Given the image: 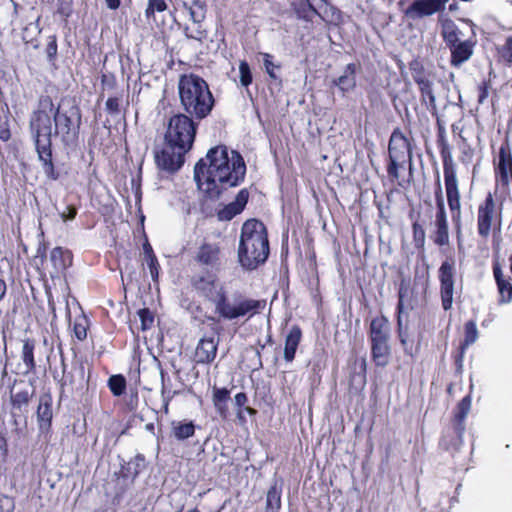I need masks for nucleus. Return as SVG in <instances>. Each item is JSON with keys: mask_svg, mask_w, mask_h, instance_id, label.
<instances>
[{"mask_svg": "<svg viewBox=\"0 0 512 512\" xmlns=\"http://www.w3.org/2000/svg\"><path fill=\"white\" fill-rule=\"evenodd\" d=\"M436 145L442 161L447 205L454 227L457 233L460 234L462 228V203L458 167L453 157V148L448 141L446 129L439 118H437Z\"/></svg>", "mask_w": 512, "mask_h": 512, "instance_id": "4", "label": "nucleus"}, {"mask_svg": "<svg viewBox=\"0 0 512 512\" xmlns=\"http://www.w3.org/2000/svg\"><path fill=\"white\" fill-rule=\"evenodd\" d=\"M8 456V443L4 435H0V459L5 461Z\"/></svg>", "mask_w": 512, "mask_h": 512, "instance_id": "59", "label": "nucleus"}, {"mask_svg": "<svg viewBox=\"0 0 512 512\" xmlns=\"http://www.w3.org/2000/svg\"><path fill=\"white\" fill-rule=\"evenodd\" d=\"M45 53L47 60L51 65H55L58 58V39L55 34L47 37V43L45 47Z\"/></svg>", "mask_w": 512, "mask_h": 512, "instance_id": "39", "label": "nucleus"}, {"mask_svg": "<svg viewBox=\"0 0 512 512\" xmlns=\"http://www.w3.org/2000/svg\"><path fill=\"white\" fill-rule=\"evenodd\" d=\"M162 396H163L162 410H163V412L165 414H168L169 413V405H170V401L172 399V396L166 395V392H165L164 388L162 389Z\"/></svg>", "mask_w": 512, "mask_h": 512, "instance_id": "62", "label": "nucleus"}, {"mask_svg": "<svg viewBox=\"0 0 512 512\" xmlns=\"http://www.w3.org/2000/svg\"><path fill=\"white\" fill-rule=\"evenodd\" d=\"M196 425L192 420L171 422V435L178 441L187 440L195 435Z\"/></svg>", "mask_w": 512, "mask_h": 512, "instance_id": "28", "label": "nucleus"}, {"mask_svg": "<svg viewBox=\"0 0 512 512\" xmlns=\"http://www.w3.org/2000/svg\"><path fill=\"white\" fill-rule=\"evenodd\" d=\"M122 96L109 97L106 100V110L111 115H118L120 113V101Z\"/></svg>", "mask_w": 512, "mask_h": 512, "instance_id": "50", "label": "nucleus"}, {"mask_svg": "<svg viewBox=\"0 0 512 512\" xmlns=\"http://www.w3.org/2000/svg\"><path fill=\"white\" fill-rule=\"evenodd\" d=\"M143 252L145 255V259L150 258L152 256H156V254L154 253V250L146 236H145V242L143 243Z\"/></svg>", "mask_w": 512, "mask_h": 512, "instance_id": "61", "label": "nucleus"}, {"mask_svg": "<svg viewBox=\"0 0 512 512\" xmlns=\"http://www.w3.org/2000/svg\"><path fill=\"white\" fill-rule=\"evenodd\" d=\"M52 402L53 399L50 393H43L39 398L36 416L41 432L47 433L51 430L53 420Z\"/></svg>", "mask_w": 512, "mask_h": 512, "instance_id": "23", "label": "nucleus"}, {"mask_svg": "<svg viewBox=\"0 0 512 512\" xmlns=\"http://www.w3.org/2000/svg\"><path fill=\"white\" fill-rule=\"evenodd\" d=\"M456 261L453 255L447 256L438 269L440 283V298L444 311H449L453 305Z\"/></svg>", "mask_w": 512, "mask_h": 512, "instance_id": "16", "label": "nucleus"}, {"mask_svg": "<svg viewBox=\"0 0 512 512\" xmlns=\"http://www.w3.org/2000/svg\"><path fill=\"white\" fill-rule=\"evenodd\" d=\"M249 399L245 392H239L234 396V404L236 407V415L240 422H246L244 416V407L247 405Z\"/></svg>", "mask_w": 512, "mask_h": 512, "instance_id": "41", "label": "nucleus"}, {"mask_svg": "<svg viewBox=\"0 0 512 512\" xmlns=\"http://www.w3.org/2000/svg\"><path fill=\"white\" fill-rule=\"evenodd\" d=\"M412 238L415 248L423 252L426 243V233L423 225L418 220L412 223Z\"/></svg>", "mask_w": 512, "mask_h": 512, "instance_id": "37", "label": "nucleus"}, {"mask_svg": "<svg viewBox=\"0 0 512 512\" xmlns=\"http://www.w3.org/2000/svg\"><path fill=\"white\" fill-rule=\"evenodd\" d=\"M215 410L222 419H227L229 416L228 402H213Z\"/></svg>", "mask_w": 512, "mask_h": 512, "instance_id": "56", "label": "nucleus"}, {"mask_svg": "<svg viewBox=\"0 0 512 512\" xmlns=\"http://www.w3.org/2000/svg\"><path fill=\"white\" fill-rule=\"evenodd\" d=\"M145 260L147 262V266L149 268L153 282L157 283L159 280V273L161 269L157 256H152Z\"/></svg>", "mask_w": 512, "mask_h": 512, "instance_id": "48", "label": "nucleus"}, {"mask_svg": "<svg viewBox=\"0 0 512 512\" xmlns=\"http://www.w3.org/2000/svg\"><path fill=\"white\" fill-rule=\"evenodd\" d=\"M246 163L240 152L217 145L208 150L194 166V179L206 199L216 201L230 188L242 184Z\"/></svg>", "mask_w": 512, "mask_h": 512, "instance_id": "1", "label": "nucleus"}, {"mask_svg": "<svg viewBox=\"0 0 512 512\" xmlns=\"http://www.w3.org/2000/svg\"><path fill=\"white\" fill-rule=\"evenodd\" d=\"M14 382H16V380ZM13 387L14 385L10 387V403L12 406V411L22 412L23 409L26 408L30 403L34 395V391L29 392L28 390H21L14 393Z\"/></svg>", "mask_w": 512, "mask_h": 512, "instance_id": "31", "label": "nucleus"}, {"mask_svg": "<svg viewBox=\"0 0 512 512\" xmlns=\"http://www.w3.org/2000/svg\"><path fill=\"white\" fill-rule=\"evenodd\" d=\"M371 358L376 366L385 367L391 356L390 325L388 318L381 314L372 318L368 328Z\"/></svg>", "mask_w": 512, "mask_h": 512, "instance_id": "8", "label": "nucleus"}, {"mask_svg": "<svg viewBox=\"0 0 512 512\" xmlns=\"http://www.w3.org/2000/svg\"><path fill=\"white\" fill-rule=\"evenodd\" d=\"M471 402V396L466 395L457 404L452 420L454 435H446L440 441V446L445 450H449L451 446L454 449H458L462 444V437L465 431V419L471 409Z\"/></svg>", "mask_w": 512, "mask_h": 512, "instance_id": "17", "label": "nucleus"}, {"mask_svg": "<svg viewBox=\"0 0 512 512\" xmlns=\"http://www.w3.org/2000/svg\"><path fill=\"white\" fill-rule=\"evenodd\" d=\"M0 5H2L7 12H11V22L18 17L19 4L17 2L14 0H0Z\"/></svg>", "mask_w": 512, "mask_h": 512, "instance_id": "52", "label": "nucleus"}, {"mask_svg": "<svg viewBox=\"0 0 512 512\" xmlns=\"http://www.w3.org/2000/svg\"><path fill=\"white\" fill-rule=\"evenodd\" d=\"M54 134L65 148H75L79 144L82 126L81 108L74 104L68 109L55 105L53 116Z\"/></svg>", "mask_w": 512, "mask_h": 512, "instance_id": "7", "label": "nucleus"}, {"mask_svg": "<svg viewBox=\"0 0 512 512\" xmlns=\"http://www.w3.org/2000/svg\"><path fill=\"white\" fill-rule=\"evenodd\" d=\"M269 239L265 224L256 218L246 220L241 228L238 260L247 270H254L269 257Z\"/></svg>", "mask_w": 512, "mask_h": 512, "instance_id": "5", "label": "nucleus"}, {"mask_svg": "<svg viewBox=\"0 0 512 512\" xmlns=\"http://www.w3.org/2000/svg\"><path fill=\"white\" fill-rule=\"evenodd\" d=\"M478 338V329L474 320H469L464 324V339L460 344L463 353Z\"/></svg>", "mask_w": 512, "mask_h": 512, "instance_id": "33", "label": "nucleus"}, {"mask_svg": "<svg viewBox=\"0 0 512 512\" xmlns=\"http://www.w3.org/2000/svg\"><path fill=\"white\" fill-rule=\"evenodd\" d=\"M90 319L84 314L81 313L77 316H75L73 325H72V331L74 337L78 341H84L87 338V333L90 328Z\"/></svg>", "mask_w": 512, "mask_h": 512, "instance_id": "32", "label": "nucleus"}, {"mask_svg": "<svg viewBox=\"0 0 512 512\" xmlns=\"http://www.w3.org/2000/svg\"><path fill=\"white\" fill-rule=\"evenodd\" d=\"M49 259L52 265V269L49 271L51 279L60 278L73 264L72 252L61 246L54 247L50 251Z\"/></svg>", "mask_w": 512, "mask_h": 512, "instance_id": "21", "label": "nucleus"}, {"mask_svg": "<svg viewBox=\"0 0 512 512\" xmlns=\"http://www.w3.org/2000/svg\"><path fill=\"white\" fill-rule=\"evenodd\" d=\"M215 308V314H207L201 305L196 306V312L202 315L200 322L206 324L211 333L221 336L224 333L222 321H232L247 317L250 319L261 313L266 307V300L253 299L242 292L229 295L225 286L219 287V293L211 302Z\"/></svg>", "mask_w": 512, "mask_h": 512, "instance_id": "2", "label": "nucleus"}, {"mask_svg": "<svg viewBox=\"0 0 512 512\" xmlns=\"http://www.w3.org/2000/svg\"><path fill=\"white\" fill-rule=\"evenodd\" d=\"M295 12L300 19L305 21H311L312 15L320 16V13L311 0L301 3L297 8H295Z\"/></svg>", "mask_w": 512, "mask_h": 512, "instance_id": "38", "label": "nucleus"}, {"mask_svg": "<svg viewBox=\"0 0 512 512\" xmlns=\"http://www.w3.org/2000/svg\"><path fill=\"white\" fill-rule=\"evenodd\" d=\"M230 400V390L226 387L213 388L212 402H228Z\"/></svg>", "mask_w": 512, "mask_h": 512, "instance_id": "51", "label": "nucleus"}, {"mask_svg": "<svg viewBox=\"0 0 512 512\" xmlns=\"http://www.w3.org/2000/svg\"><path fill=\"white\" fill-rule=\"evenodd\" d=\"M281 508V488L277 484H273L267 491L266 510L275 512Z\"/></svg>", "mask_w": 512, "mask_h": 512, "instance_id": "34", "label": "nucleus"}, {"mask_svg": "<svg viewBox=\"0 0 512 512\" xmlns=\"http://www.w3.org/2000/svg\"><path fill=\"white\" fill-rule=\"evenodd\" d=\"M435 202L436 212L434 220V229L430 234V239L437 247L448 246L450 243L448 217L445 208L444 198L442 194V187L440 177L437 173L436 189H435Z\"/></svg>", "mask_w": 512, "mask_h": 512, "instance_id": "13", "label": "nucleus"}, {"mask_svg": "<svg viewBox=\"0 0 512 512\" xmlns=\"http://www.w3.org/2000/svg\"><path fill=\"white\" fill-rule=\"evenodd\" d=\"M184 7L189 11L190 19L194 23H201L205 18L206 4L201 0H192V5L184 3Z\"/></svg>", "mask_w": 512, "mask_h": 512, "instance_id": "36", "label": "nucleus"}, {"mask_svg": "<svg viewBox=\"0 0 512 512\" xmlns=\"http://www.w3.org/2000/svg\"><path fill=\"white\" fill-rule=\"evenodd\" d=\"M301 339V328L298 325L292 326L285 339L284 359L286 362H292L295 359L296 351Z\"/></svg>", "mask_w": 512, "mask_h": 512, "instance_id": "27", "label": "nucleus"}, {"mask_svg": "<svg viewBox=\"0 0 512 512\" xmlns=\"http://www.w3.org/2000/svg\"><path fill=\"white\" fill-rule=\"evenodd\" d=\"M249 196L250 193L247 188L239 190L232 202L223 205V207L217 211L218 220L230 221L241 214L249 201Z\"/></svg>", "mask_w": 512, "mask_h": 512, "instance_id": "22", "label": "nucleus"}, {"mask_svg": "<svg viewBox=\"0 0 512 512\" xmlns=\"http://www.w3.org/2000/svg\"><path fill=\"white\" fill-rule=\"evenodd\" d=\"M503 222V203H497L493 194L488 192L477 208V233L482 239L491 234L501 233Z\"/></svg>", "mask_w": 512, "mask_h": 512, "instance_id": "10", "label": "nucleus"}, {"mask_svg": "<svg viewBox=\"0 0 512 512\" xmlns=\"http://www.w3.org/2000/svg\"><path fill=\"white\" fill-rule=\"evenodd\" d=\"M474 44L470 41H463L451 47V65L454 67L460 66L467 61L473 54Z\"/></svg>", "mask_w": 512, "mask_h": 512, "instance_id": "29", "label": "nucleus"}, {"mask_svg": "<svg viewBox=\"0 0 512 512\" xmlns=\"http://www.w3.org/2000/svg\"><path fill=\"white\" fill-rule=\"evenodd\" d=\"M196 131L197 123L193 118L187 114L178 113L169 119L164 141L189 152L193 147Z\"/></svg>", "mask_w": 512, "mask_h": 512, "instance_id": "11", "label": "nucleus"}, {"mask_svg": "<svg viewBox=\"0 0 512 512\" xmlns=\"http://www.w3.org/2000/svg\"><path fill=\"white\" fill-rule=\"evenodd\" d=\"M444 39H445L446 44L449 46L450 49H451V47H454L455 45H457L458 43L461 42L458 39V35H457L456 31L448 32L447 34L444 35Z\"/></svg>", "mask_w": 512, "mask_h": 512, "instance_id": "58", "label": "nucleus"}, {"mask_svg": "<svg viewBox=\"0 0 512 512\" xmlns=\"http://www.w3.org/2000/svg\"><path fill=\"white\" fill-rule=\"evenodd\" d=\"M499 60L505 65L512 66V36L506 38L504 44L498 49Z\"/></svg>", "mask_w": 512, "mask_h": 512, "instance_id": "40", "label": "nucleus"}, {"mask_svg": "<svg viewBox=\"0 0 512 512\" xmlns=\"http://www.w3.org/2000/svg\"><path fill=\"white\" fill-rule=\"evenodd\" d=\"M11 130L8 116L0 115V140L7 142L11 139Z\"/></svg>", "mask_w": 512, "mask_h": 512, "instance_id": "49", "label": "nucleus"}, {"mask_svg": "<svg viewBox=\"0 0 512 512\" xmlns=\"http://www.w3.org/2000/svg\"><path fill=\"white\" fill-rule=\"evenodd\" d=\"M146 468V459L143 454H137L128 461L120 465V469L115 472L117 480L121 484L123 491L134 485L136 478Z\"/></svg>", "mask_w": 512, "mask_h": 512, "instance_id": "19", "label": "nucleus"}, {"mask_svg": "<svg viewBox=\"0 0 512 512\" xmlns=\"http://www.w3.org/2000/svg\"><path fill=\"white\" fill-rule=\"evenodd\" d=\"M73 13V0H57L56 14L67 22Z\"/></svg>", "mask_w": 512, "mask_h": 512, "instance_id": "43", "label": "nucleus"}, {"mask_svg": "<svg viewBox=\"0 0 512 512\" xmlns=\"http://www.w3.org/2000/svg\"><path fill=\"white\" fill-rule=\"evenodd\" d=\"M187 153L185 149H178L164 141V146L155 152V163L160 170L174 174L184 165Z\"/></svg>", "mask_w": 512, "mask_h": 512, "instance_id": "18", "label": "nucleus"}, {"mask_svg": "<svg viewBox=\"0 0 512 512\" xmlns=\"http://www.w3.org/2000/svg\"><path fill=\"white\" fill-rule=\"evenodd\" d=\"M239 74H240V84L243 87H248L252 84L253 77L250 66L246 60H242L239 63Z\"/></svg>", "mask_w": 512, "mask_h": 512, "instance_id": "45", "label": "nucleus"}, {"mask_svg": "<svg viewBox=\"0 0 512 512\" xmlns=\"http://www.w3.org/2000/svg\"><path fill=\"white\" fill-rule=\"evenodd\" d=\"M55 103L48 94L39 96L36 108L29 117V133L33 141L38 159L47 179L57 181L60 172L56 169L53 159V116Z\"/></svg>", "mask_w": 512, "mask_h": 512, "instance_id": "3", "label": "nucleus"}, {"mask_svg": "<svg viewBox=\"0 0 512 512\" xmlns=\"http://www.w3.org/2000/svg\"><path fill=\"white\" fill-rule=\"evenodd\" d=\"M217 351L218 341L213 337H203L196 346L194 361L197 364H211L217 356Z\"/></svg>", "mask_w": 512, "mask_h": 512, "instance_id": "24", "label": "nucleus"}, {"mask_svg": "<svg viewBox=\"0 0 512 512\" xmlns=\"http://www.w3.org/2000/svg\"><path fill=\"white\" fill-rule=\"evenodd\" d=\"M36 340L33 338H25L22 340L21 359L25 366L24 375L36 372L35 360Z\"/></svg>", "mask_w": 512, "mask_h": 512, "instance_id": "26", "label": "nucleus"}, {"mask_svg": "<svg viewBox=\"0 0 512 512\" xmlns=\"http://www.w3.org/2000/svg\"><path fill=\"white\" fill-rule=\"evenodd\" d=\"M409 69L420 91L421 103L426 106L432 115H437L436 98L433 92V82L430 78V74L426 72L422 63L417 60L410 62Z\"/></svg>", "mask_w": 512, "mask_h": 512, "instance_id": "15", "label": "nucleus"}, {"mask_svg": "<svg viewBox=\"0 0 512 512\" xmlns=\"http://www.w3.org/2000/svg\"><path fill=\"white\" fill-rule=\"evenodd\" d=\"M271 59H272V56L270 54H268V53L264 54L263 62H264L265 70L271 79H276L277 77H276V74L274 73V69L279 68V66H275Z\"/></svg>", "mask_w": 512, "mask_h": 512, "instance_id": "54", "label": "nucleus"}, {"mask_svg": "<svg viewBox=\"0 0 512 512\" xmlns=\"http://www.w3.org/2000/svg\"><path fill=\"white\" fill-rule=\"evenodd\" d=\"M220 271L213 270H200L192 273L188 278V283L191 290L200 298L209 302L219 293V287L224 286L220 283Z\"/></svg>", "mask_w": 512, "mask_h": 512, "instance_id": "14", "label": "nucleus"}, {"mask_svg": "<svg viewBox=\"0 0 512 512\" xmlns=\"http://www.w3.org/2000/svg\"><path fill=\"white\" fill-rule=\"evenodd\" d=\"M0 512H14V502L12 499L6 496L0 498Z\"/></svg>", "mask_w": 512, "mask_h": 512, "instance_id": "57", "label": "nucleus"}, {"mask_svg": "<svg viewBox=\"0 0 512 512\" xmlns=\"http://www.w3.org/2000/svg\"><path fill=\"white\" fill-rule=\"evenodd\" d=\"M180 103L186 114L197 120L210 115L215 99L208 83L194 73L182 74L178 81Z\"/></svg>", "mask_w": 512, "mask_h": 512, "instance_id": "6", "label": "nucleus"}, {"mask_svg": "<svg viewBox=\"0 0 512 512\" xmlns=\"http://www.w3.org/2000/svg\"><path fill=\"white\" fill-rule=\"evenodd\" d=\"M137 314L140 318L142 331H147L154 326L155 315L149 308L139 309Z\"/></svg>", "mask_w": 512, "mask_h": 512, "instance_id": "42", "label": "nucleus"}, {"mask_svg": "<svg viewBox=\"0 0 512 512\" xmlns=\"http://www.w3.org/2000/svg\"><path fill=\"white\" fill-rule=\"evenodd\" d=\"M490 88H491V80L490 79H484L478 84V86H477V91H478L477 102H478V104H483L487 100V98L489 96Z\"/></svg>", "mask_w": 512, "mask_h": 512, "instance_id": "47", "label": "nucleus"}, {"mask_svg": "<svg viewBox=\"0 0 512 512\" xmlns=\"http://www.w3.org/2000/svg\"><path fill=\"white\" fill-rule=\"evenodd\" d=\"M360 67V63L347 64L343 74L332 80V85L337 86L343 95L353 90L356 87V73Z\"/></svg>", "mask_w": 512, "mask_h": 512, "instance_id": "25", "label": "nucleus"}, {"mask_svg": "<svg viewBox=\"0 0 512 512\" xmlns=\"http://www.w3.org/2000/svg\"><path fill=\"white\" fill-rule=\"evenodd\" d=\"M223 255V247L220 242L204 237L193 253L192 262L201 270L220 271Z\"/></svg>", "mask_w": 512, "mask_h": 512, "instance_id": "12", "label": "nucleus"}, {"mask_svg": "<svg viewBox=\"0 0 512 512\" xmlns=\"http://www.w3.org/2000/svg\"><path fill=\"white\" fill-rule=\"evenodd\" d=\"M107 386L113 396H122L127 388V381L124 375L114 374L111 375L107 381Z\"/></svg>", "mask_w": 512, "mask_h": 512, "instance_id": "35", "label": "nucleus"}, {"mask_svg": "<svg viewBox=\"0 0 512 512\" xmlns=\"http://www.w3.org/2000/svg\"><path fill=\"white\" fill-rule=\"evenodd\" d=\"M101 84L103 88H107L109 90H113L116 88L117 81L114 74H102L101 76Z\"/></svg>", "mask_w": 512, "mask_h": 512, "instance_id": "55", "label": "nucleus"}, {"mask_svg": "<svg viewBox=\"0 0 512 512\" xmlns=\"http://www.w3.org/2000/svg\"><path fill=\"white\" fill-rule=\"evenodd\" d=\"M448 0H414L405 10L409 18H423L435 13L442 12Z\"/></svg>", "mask_w": 512, "mask_h": 512, "instance_id": "20", "label": "nucleus"}, {"mask_svg": "<svg viewBox=\"0 0 512 512\" xmlns=\"http://www.w3.org/2000/svg\"><path fill=\"white\" fill-rule=\"evenodd\" d=\"M411 293L409 281L401 280L398 288V303L396 307V322L399 329L402 326V314L405 311L406 303L408 302L409 294Z\"/></svg>", "mask_w": 512, "mask_h": 512, "instance_id": "30", "label": "nucleus"}, {"mask_svg": "<svg viewBox=\"0 0 512 512\" xmlns=\"http://www.w3.org/2000/svg\"><path fill=\"white\" fill-rule=\"evenodd\" d=\"M185 35L187 38L195 39L198 41H202L204 38H206V32L204 30H200V29H197L194 34H189L188 28H186Z\"/></svg>", "mask_w": 512, "mask_h": 512, "instance_id": "60", "label": "nucleus"}, {"mask_svg": "<svg viewBox=\"0 0 512 512\" xmlns=\"http://www.w3.org/2000/svg\"><path fill=\"white\" fill-rule=\"evenodd\" d=\"M78 209L74 204L67 205L63 211L60 212V217L63 221H69L76 218Z\"/></svg>", "mask_w": 512, "mask_h": 512, "instance_id": "53", "label": "nucleus"}, {"mask_svg": "<svg viewBox=\"0 0 512 512\" xmlns=\"http://www.w3.org/2000/svg\"><path fill=\"white\" fill-rule=\"evenodd\" d=\"M463 139V144L459 147L460 149V155H459V161L463 165H469L472 163L473 158L475 156V149L466 142L465 138Z\"/></svg>", "mask_w": 512, "mask_h": 512, "instance_id": "44", "label": "nucleus"}, {"mask_svg": "<svg viewBox=\"0 0 512 512\" xmlns=\"http://www.w3.org/2000/svg\"><path fill=\"white\" fill-rule=\"evenodd\" d=\"M412 138H408L400 128H395L388 143L387 175L390 182H398L399 169L404 168L405 163H411Z\"/></svg>", "mask_w": 512, "mask_h": 512, "instance_id": "9", "label": "nucleus"}, {"mask_svg": "<svg viewBox=\"0 0 512 512\" xmlns=\"http://www.w3.org/2000/svg\"><path fill=\"white\" fill-rule=\"evenodd\" d=\"M107 7L111 10H117L121 5V0H105Z\"/></svg>", "mask_w": 512, "mask_h": 512, "instance_id": "64", "label": "nucleus"}, {"mask_svg": "<svg viewBox=\"0 0 512 512\" xmlns=\"http://www.w3.org/2000/svg\"><path fill=\"white\" fill-rule=\"evenodd\" d=\"M167 7L168 6L165 0H148L145 16L147 18L154 17L156 12H163L167 9Z\"/></svg>", "mask_w": 512, "mask_h": 512, "instance_id": "46", "label": "nucleus"}, {"mask_svg": "<svg viewBox=\"0 0 512 512\" xmlns=\"http://www.w3.org/2000/svg\"><path fill=\"white\" fill-rule=\"evenodd\" d=\"M67 384H68V380L64 376L58 380V385H59V389H60V399H62L64 396L65 387L67 386Z\"/></svg>", "mask_w": 512, "mask_h": 512, "instance_id": "63", "label": "nucleus"}]
</instances>
